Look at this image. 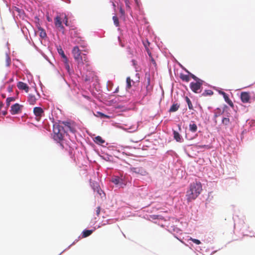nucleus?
<instances>
[{"mask_svg":"<svg viewBox=\"0 0 255 255\" xmlns=\"http://www.w3.org/2000/svg\"><path fill=\"white\" fill-rule=\"evenodd\" d=\"M202 191V184L200 182H194L191 183L186 194V198L188 202L195 200Z\"/></svg>","mask_w":255,"mask_h":255,"instance_id":"f257e3e1","label":"nucleus"},{"mask_svg":"<svg viewBox=\"0 0 255 255\" xmlns=\"http://www.w3.org/2000/svg\"><path fill=\"white\" fill-rule=\"evenodd\" d=\"M72 53L75 60L78 64V67H81L84 64H86L87 67L89 66V60L87 54L82 53L78 46H75L73 47Z\"/></svg>","mask_w":255,"mask_h":255,"instance_id":"f03ea898","label":"nucleus"},{"mask_svg":"<svg viewBox=\"0 0 255 255\" xmlns=\"http://www.w3.org/2000/svg\"><path fill=\"white\" fill-rule=\"evenodd\" d=\"M65 132L64 127L62 126L59 125L53 126V138L55 140L58 142L62 140Z\"/></svg>","mask_w":255,"mask_h":255,"instance_id":"7ed1b4c3","label":"nucleus"},{"mask_svg":"<svg viewBox=\"0 0 255 255\" xmlns=\"http://www.w3.org/2000/svg\"><path fill=\"white\" fill-rule=\"evenodd\" d=\"M143 84L146 88V93L144 94V96H146L150 94L153 90V85L151 84L150 75L149 73L145 74Z\"/></svg>","mask_w":255,"mask_h":255,"instance_id":"20e7f679","label":"nucleus"},{"mask_svg":"<svg viewBox=\"0 0 255 255\" xmlns=\"http://www.w3.org/2000/svg\"><path fill=\"white\" fill-rule=\"evenodd\" d=\"M203 82V80L196 82H191L190 84V89L195 93H200L201 92L202 86Z\"/></svg>","mask_w":255,"mask_h":255,"instance_id":"39448f33","label":"nucleus"},{"mask_svg":"<svg viewBox=\"0 0 255 255\" xmlns=\"http://www.w3.org/2000/svg\"><path fill=\"white\" fill-rule=\"evenodd\" d=\"M64 125L65 132L70 131L74 133L76 131L74 124L70 122H63L62 123Z\"/></svg>","mask_w":255,"mask_h":255,"instance_id":"423d86ee","label":"nucleus"},{"mask_svg":"<svg viewBox=\"0 0 255 255\" xmlns=\"http://www.w3.org/2000/svg\"><path fill=\"white\" fill-rule=\"evenodd\" d=\"M130 170L132 173L142 176H145L147 174V171L142 167H131Z\"/></svg>","mask_w":255,"mask_h":255,"instance_id":"0eeeda50","label":"nucleus"},{"mask_svg":"<svg viewBox=\"0 0 255 255\" xmlns=\"http://www.w3.org/2000/svg\"><path fill=\"white\" fill-rule=\"evenodd\" d=\"M92 187L94 192H96L101 198H105L106 195L101 189L99 185L97 182H93L91 184Z\"/></svg>","mask_w":255,"mask_h":255,"instance_id":"6e6552de","label":"nucleus"},{"mask_svg":"<svg viewBox=\"0 0 255 255\" xmlns=\"http://www.w3.org/2000/svg\"><path fill=\"white\" fill-rule=\"evenodd\" d=\"M33 113L36 117V120L39 121L44 114V111L41 108L36 107L33 109Z\"/></svg>","mask_w":255,"mask_h":255,"instance_id":"1a4fd4ad","label":"nucleus"},{"mask_svg":"<svg viewBox=\"0 0 255 255\" xmlns=\"http://www.w3.org/2000/svg\"><path fill=\"white\" fill-rule=\"evenodd\" d=\"M22 107V106L19 105V104H15L13 105L11 107L10 113L12 115H15L18 114L21 108Z\"/></svg>","mask_w":255,"mask_h":255,"instance_id":"9d476101","label":"nucleus"},{"mask_svg":"<svg viewBox=\"0 0 255 255\" xmlns=\"http://www.w3.org/2000/svg\"><path fill=\"white\" fill-rule=\"evenodd\" d=\"M241 99L243 103H247L249 102L251 97L249 93L244 92L241 93Z\"/></svg>","mask_w":255,"mask_h":255,"instance_id":"9b49d317","label":"nucleus"},{"mask_svg":"<svg viewBox=\"0 0 255 255\" xmlns=\"http://www.w3.org/2000/svg\"><path fill=\"white\" fill-rule=\"evenodd\" d=\"M17 86L19 89L23 90L26 93H27L29 91V87L26 83H24L22 82H18Z\"/></svg>","mask_w":255,"mask_h":255,"instance_id":"f8f14e48","label":"nucleus"},{"mask_svg":"<svg viewBox=\"0 0 255 255\" xmlns=\"http://www.w3.org/2000/svg\"><path fill=\"white\" fill-rule=\"evenodd\" d=\"M54 23L56 27L60 28L61 29L63 30L64 27L62 24L61 18L59 16H57L54 19Z\"/></svg>","mask_w":255,"mask_h":255,"instance_id":"ddd939ff","label":"nucleus"},{"mask_svg":"<svg viewBox=\"0 0 255 255\" xmlns=\"http://www.w3.org/2000/svg\"><path fill=\"white\" fill-rule=\"evenodd\" d=\"M93 75L92 71L90 70L87 71V74L85 76L84 75H83L82 76L83 78L84 79L85 81L86 82H90L91 81V78L92 77V76Z\"/></svg>","mask_w":255,"mask_h":255,"instance_id":"4468645a","label":"nucleus"},{"mask_svg":"<svg viewBox=\"0 0 255 255\" xmlns=\"http://www.w3.org/2000/svg\"><path fill=\"white\" fill-rule=\"evenodd\" d=\"M37 101V99L33 95L29 94L28 97V101L30 105H34Z\"/></svg>","mask_w":255,"mask_h":255,"instance_id":"2eb2a0df","label":"nucleus"},{"mask_svg":"<svg viewBox=\"0 0 255 255\" xmlns=\"http://www.w3.org/2000/svg\"><path fill=\"white\" fill-rule=\"evenodd\" d=\"M222 94L223 95L224 98L225 100V101L232 107H234L233 103L232 102V101L229 99L228 96L227 94L224 92H222Z\"/></svg>","mask_w":255,"mask_h":255,"instance_id":"dca6fc26","label":"nucleus"},{"mask_svg":"<svg viewBox=\"0 0 255 255\" xmlns=\"http://www.w3.org/2000/svg\"><path fill=\"white\" fill-rule=\"evenodd\" d=\"M37 28L38 29V31L40 32L39 36L42 38L46 37L47 35L44 29L39 25H37Z\"/></svg>","mask_w":255,"mask_h":255,"instance_id":"f3484780","label":"nucleus"},{"mask_svg":"<svg viewBox=\"0 0 255 255\" xmlns=\"http://www.w3.org/2000/svg\"><path fill=\"white\" fill-rule=\"evenodd\" d=\"M179 107H180L179 104H178L177 103L174 104L171 106V107L169 110V112H171V113L175 112L179 109Z\"/></svg>","mask_w":255,"mask_h":255,"instance_id":"a211bd4d","label":"nucleus"},{"mask_svg":"<svg viewBox=\"0 0 255 255\" xmlns=\"http://www.w3.org/2000/svg\"><path fill=\"white\" fill-rule=\"evenodd\" d=\"M179 77L183 81L188 82L190 81V76L189 75H185L183 73H181Z\"/></svg>","mask_w":255,"mask_h":255,"instance_id":"6ab92c4d","label":"nucleus"},{"mask_svg":"<svg viewBox=\"0 0 255 255\" xmlns=\"http://www.w3.org/2000/svg\"><path fill=\"white\" fill-rule=\"evenodd\" d=\"M94 141L97 144H100V145H102L105 142V141L100 136H96L95 138Z\"/></svg>","mask_w":255,"mask_h":255,"instance_id":"aec40b11","label":"nucleus"},{"mask_svg":"<svg viewBox=\"0 0 255 255\" xmlns=\"http://www.w3.org/2000/svg\"><path fill=\"white\" fill-rule=\"evenodd\" d=\"M63 62H64V67L65 68V69H66L67 72L69 73H70L71 69H70V65H69V61H68V58H66L65 59H63Z\"/></svg>","mask_w":255,"mask_h":255,"instance_id":"412c9836","label":"nucleus"},{"mask_svg":"<svg viewBox=\"0 0 255 255\" xmlns=\"http://www.w3.org/2000/svg\"><path fill=\"white\" fill-rule=\"evenodd\" d=\"M231 122L228 117H224L222 120V123L225 126H228L231 124Z\"/></svg>","mask_w":255,"mask_h":255,"instance_id":"4be33fe9","label":"nucleus"},{"mask_svg":"<svg viewBox=\"0 0 255 255\" xmlns=\"http://www.w3.org/2000/svg\"><path fill=\"white\" fill-rule=\"evenodd\" d=\"M189 130L192 132H196L197 130V125L194 123L190 124Z\"/></svg>","mask_w":255,"mask_h":255,"instance_id":"5701e85b","label":"nucleus"},{"mask_svg":"<svg viewBox=\"0 0 255 255\" xmlns=\"http://www.w3.org/2000/svg\"><path fill=\"white\" fill-rule=\"evenodd\" d=\"M173 135H174V138L177 141V142H180L181 141V135L180 134L176 131L174 130L173 131Z\"/></svg>","mask_w":255,"mask_h":255,"instance_id":"b1692460","label":"nucleus"},{"mask_svg":"<svg viewBox=\"0 0 255 255\" xmlns=\"http://www.w3.org/2000/svg\"><path fill=\"white\" fill-rule=\"evenodd\" d=\"M93 232L92 230H84L82 233V237L86 238L89 236Z\"/></svg>","mask_w":255,"mask_h":255,"instance_id":"393cba45","label":"nucleus"},{"mask_svg":"<svg viewBox=\"0 0 255 255\" xmlns=\"http://www.w3.org/2000/svg\"><path fill=\"white\" fill-rule=\"evenodd\" d=\"M121 181L122 179L118 176H115L112 179V182L116 185L119 184Z\"/></svg>","mask_w":255,"mask_h":255,"instance_id":"a878e982","label":"nucleus"},{"mask_svg":"<svg viewBox=\"0 0 255 255\" xmlns=\"http://www.w3.org/2000/svg\"><path fill=\"white\" fill-rule=\"evenodd\" d=\"M143 45L146 49V50L148 55L150 56L151 52H150V51L148 49V47L149 46L150 43L147 40L143 42Z\"/></svg>","mask_w":255,"mask_h":255,"instance_id":"bb28decb","label":"nucleus"},{"mask_svg":"<svg viewBox=\"0 0 255 255\" xmlns=\"http://www.w3.org/2000/svg\"><path fill=\"white\" fill-rule=\"evenodd\" d=\"M213 94V92L211 90H206L202 94L203 96H211Z\"/></svg>","mask_w":255,"mask_h":255,"instance_id":"cd10ccee","label":"nucleus"},{"mask_svg":"<svg viewBox=\"0 0 255 255\" xmlns=\"http://www.w3.org/2000/svg\"><path fill=\"white\" fill-rule=\"evenodd\" d=\"M185 100L188 104V108L190 109V110H193V105L192 104V103H191V100H190V99L188 97H185Z\"/></svg>","mask_w":255,"mask_h":255,"instance_id":"c85d7f7f","label":"nucleus"},{"mask_svg":"<svg viewBox=\"0 0 255 255\" xmlns=\"http://www.w3.org/2000/svg\"><path fill=\"white\" fill-rule=\"evenodd\" d=\"M186 71L189 73V75L190 76V77H191L192 78H193L196 82H197V81H201V80H202L201 79L198 78V77H197L195 75H194V74H192L191 73L189 72L188 70H186Z\"/></svg>","mask_w":255,"mask_h":255,"instance_id":"c756f323","label":"nucleus"},{"mask_svg":"<svg viewBox=\"0 0 255 255\" xmlns=\"http://www.w3.org/2000/svg\"><path fill=\"white\" fill-rule=\"evenodd\" d=\"M131 80L130 78L129 77H127V79H126L127 89H129L131 88Z\"/></svg>","mask_w":255,"mask_h":255,"instance_id":"7c9ffc66","label":"nucleus"},{"mask_svg":"<svg viewBox=\"0 0 255 255\" xmlns=\"http://www.w3.org/2000/svg\"><path fill=\"white\" fill-rule=\"evenodd\" d=\"M15 100V99L14 97H8L6 100V106H9L10 103L11 102H13Z\"/></svg>","mask_w":255,"mask_h":255,"instance_id":"2f4dec72","label":"nucleus"},{"mask_svg":"<svg viewBox=\"0 0 255 255\" xmlns=\"http://www.w3.org/2000/svg\"><path fill=\"white\" fill-rule=\"evenodd\" d=\"M113 20L114 21V24L117 26H119V19L117 16H114L113 17Z\"/></svg>","mask_w":255,"mask_h":255,"instance_id":"473e14b6","label":"nucleus"},{"mask_svg":"<svg viewBox=\"0 0 255 255\" xmlns=\"http://www.w3.org/2000/svg\"><path fill=\"white\" fill-rule=\"evenodd\" d=\"M58 51L59 54L61 55V56L63 58V59L67 58L66 56L65 55L63 50L61 48L58 49Z\"/></svg>","mask_w":255,"mask_h":255,"instance_id":"72a5a7b5","label":"nucleus"},{"mask_svg":"<svg viewBox=\"0 0 255 255\" xmlns=\"http://www.w3.org/2000/svg\"><path fill=\"white\" fill-rule=\"evenodd\" d=\"M189 240L190 241H192L194 243L196 244V245H200L201 244V242L199 240L193 239L192 238H190Z\"/></svg>","mask_w":255,"mask_h":255,"instance_id":"f704fd0d","label":"nucleus"},{"mask_svg":"<svg viewBox=\"0 0 255 255\" xmlns=\"http://www.w3.org/2000/svg\"><path fill=\"white\" fill-rule=\"evenodd\" d=\"M120 12L121 14V17H125V10L123 9V8H122V6H120Z\"/></svg>","mask_w":255,"mask_h":255,"instance_id":"c9c22d12","label":"nucleus"},{"mask_svg":"<svg viewBox=\"0 0 255 255\" xmlns=\"http://www.w3.org/2000/svg\"><path fill=\"white\" fill-rule=\"evenodd\" d=\"M125 4L127 7V9L129 10L130 9V7L129 6V1L128 0H125Z\"/></svg>","mask_w":255,"mask_h":255,"instance_id":"e433bc0d","label":"nucleus"},{"mask_svg":"<svg viewBox=\"0 0 255 255\" xmlns=\"http://www.w3.org/2000/svg\"><path fill=\"white\" fill-rule=\"evenodd\" d=\"M6 66H8L10 64V59L7 55L6 56Z\"/></svg>","mask_w":255,"mask_h":255,"instance_id":"4c0bfd02","label":"nucleus"},{"mask_svg":"<svg viewBox=\"0 0 255 255\" xmlns=\"http://www.w3.org/2000/svg\"><path fill=\"white\" fill-rule=\"evenodd\" d=\"M98 114L100 115L101 117L107 118H109V116H107V115H105L104 114L102 113L101 112H98Z\"/></svg>","mask_w":255,"mask_h":255,"instance_id":"58836bf2","label":"nucleus"},{"mask_svg":"<svg viewBox=\"0 0 255 255\" xmlns=\"http://www.w3.org/2000/svg\"><path fill=\"white\" fill-rule=\"evenodd\" d=\"M96 214L98 216H99L100 215V212H101V208L100 206L98 207L97 208H96Z\"/></svg>","mask_w":255,"mask_h":255,"instance_id":"ea45409f","label":"nucleus"},{"mask_svg":"<svg viewBox=\"0 0 255 255\" xmlns=\"http://www.w3.org/2000/svg\"><path fill=\"white\" fill-rule=\"evenodd\" d=\"M149 56L150 57V61H151V63H152V64L154 65V66H156V64L155 61L153 59V58L151 56V54Z\"/></svg>","mask_w":255,"mask_h":255,"instance_id":"a19ab883","label":"nucleus"},{"mask_svg":"<svg viewBox=\"0 0 255 255\" xmlns=\"http://www.w3.org/2000/svg\"><path fill=\"white\" fill-rule=\"evenodd\" d=\"M64 22L66 26L68 25V17H67V16L66 15H65V17H64Z\"/></svg>","mask_w":255,"mask_h":255,"instance_id":"79ce46f5","label":"nucleus"},{"mask_svg":"<svg viewBox=\"0 0 255 255\" xmlns=\"http://www.w3.org/2000/svg\"><path fill=\"white\" fill-rule=\"evenodd\" d=\"M7 90H8V91L9 92H12V88H11V87L9 86V87H8Z\"/></svg>","mask_w":255,"mask_h":255,"instance_id":"37998d69","label":"nucleus"},{"mask_svg":"<svg viewBox=\"0 0 255 255\" xmlns=\"http://www.w3.org/2000/svg\"><path fill=\"white\" fill-rule=\"evenodd\" d=\"M3 103L2 102H0V110L3 107Z\"/></svg>","mask_w":255,"mask_h":255,"instance_id":"c03bdc74","label":"nucleus"},{"mask_svg":"<svg viewBox=\"0 0 255 255\" xmlns=\"http://www.w3.org/2000/svg\"><path fill=\"white\" fill-rule=\"evenodd\" d=\"M112 4L114 8L116 7V4L114 2H112Z\"/></svg>","mask_w":255,"mask_h":255,"instance_id":"a18cd8bd","label":"nucleus"},{"mask_svg":"<svg viewBox=\"0 0 255 255\" xmlns=\"http://www.w3.org/2000/svg\"><path fill=\"white\" fill-rule=\"evenodd\" d=\"M208 146L207 145H200L199 146V147H207Z\"/></svg>","mask_w":255,"mask_h":255,"instance_id":"49530a36","label":"nucleus"},{"mask_svg":"<svg viewBox=\"0 0 255 255\" xmlns=\"http://www.w3.org/2000/svg\"><path fill=\"white\" fill-rule=\"evenodd\" d=\"M7 114V112L6 111L2 112V114L3 115H5Z\"/></svg>","mask_w":255,"mask_h":255,"instance_id":"de8ad7c7","label":"nucleus"},{"mask_svg":"<svg viewBox=\"0 0 255 255\" xmlns=\"http://www.w3.org/2000/svg\"><path fill=\"white\" fill-rule=\"evenodd\" d=\"M118 89H116V91L115 92V93H117L118 92Z\"/></svg>","mask_w":255,"mask_h":255,"instance_id":"09e8293b","label":"nucleus"},{"mask_svg":"<svg viewBox=\"0 0 255 255\" xmlns=\"http://www.w3.org/2000/svg\"><path fill=\"white\" fill-rule=\"evenodd\" d=\"M217 116H218L217 114H215V117H217Z\"/></svg>","mask_w":255,"mask_h":255,"instance_id":"8fccbe9b","label":"nucleus"},{"mask_svg":"<svg viewBox=\"0 0 255 255\" xmlns=\"http://www.w3.org/2000/svg\"><path fill=\"white\" fill-rule=\"evenodd\" d=\"M36 18L38 20H39V19L38 18H37V17H36Z\"/></svg>","mask_w":255,"mask_h":255,"instance_id":"3c124183","label":"nucleus"},{"mask_svg":"<svg viewBox=\"0 0 255 255\" xmlns=\"http://www.w3.org/2000/svg\"><path fill=\"white\" fill-rule=\"evenodd\" d=\"M3 98H5V96L2 95Z\"/></svg>","mask_w":255,"mask_h":255,"instance_id":"603ef678","label":"nucleus"}]
</instances>
